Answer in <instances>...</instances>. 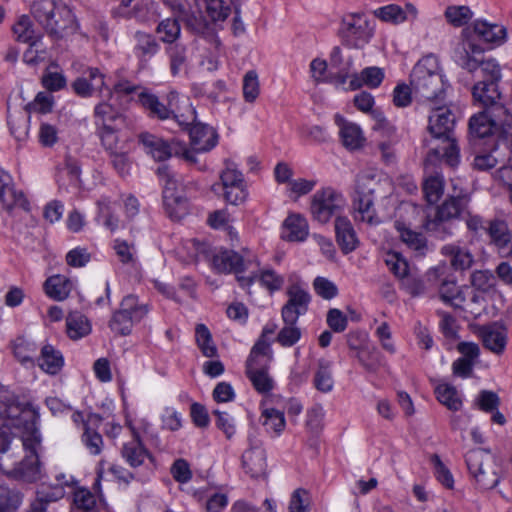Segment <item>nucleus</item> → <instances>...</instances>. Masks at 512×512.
Masks as SVG:
<instances>
[{"instance_id":"obj_1","label":"nucleus","mask_w":512,"mask_h":512,"mask_svg":"<svg viewBox=\"0 0 512 512\" xmlns=\"http://www.w3.org/2000/svg\"><path fill=\"white\" fill-rule=\"evenodd\" d=\"M0 469L9 477L26 482L40 478L38 448L41 435L39 413L30 403H20L8 390L0 389Z\"/></svg>"},{"instance_id":"obj_2","label":"nucleus","mask_w":512,"mask_h":512,"mask_svg":"<svg viewBox=\"0 0 512 512\" xmlns=\"http://www.w3.org/2000/svg\"><path fill=\"white\" fill-rule=\"evenodd\" d=\"M431 109L427 130L440 144L430 148L425 163L428 166L444 162L450 167H456L460 162V149L453 136L455 115L444 105L432 104Z\"/></svg>"},{"instance_id":"obj_3","label":"nucleus","mask_w":512,"mask_h":512,"mask_svg":"<svg viewBox=\"0 0 512 512\" xmlns=\"http://www.w3.org/2000/svg\"><path fill=\"white\" fill-rule=\"evenodd\" d=\"M410 85L415 97L423 102L432 105L445 100L447 84L436 56L426 55L416 63L410 74Z\"/></svg>"},{"instance_id":"obj_4","label":"nucleus","mask_w":512,"mask_h":512,"mask_svg":"<svg viewBox=\"0 0 512 512\" xmlns=\"http://www.w3.org/2000/svg\"><path fill=\"white\" fill-rule=\"evenodd\" d=\"M31 13L45 31L57 39L75 33L78 28L74 14L62 0H35Z\"/></svg>"},{"instance_id":"obj_5","label":"nucleus","mask_w":512,"mask_h":512,"mask_svg":"<svg viewBox=\"0 0 512 512\" xmlns=\"http://www.w3.org/2000/svg\"><path fill=\"white\" fill-rule=\"evenodd\" d=\"M471 196L465 191L448 195L446 199L436 207L433 217L427 216L424 227L437 238L445 239L453 235L450 224L453 220H461L467 214L470 207Z\"/></svg>"},{"instance_id":"obj_6","label":"nucleus","mask_w":512,"mask_h":512,"mask_svg":"<svg viewBox=\"0 0 512 512\" xmlns=\"http://www.w3.org/2000/svg\"><path fill=\"white\" fill-rule=\"evenodd\" d=\"M212 266L218 273H233L240 286L250 287L257 278V271L251 270L247 276L242 275L248 272L252 266L258 268V258L248 249H243L242 254L233 250L220 249L213 252L211 258Z\"/></svg>"},{"instance_id":"obj_7","label":"nucleus","mask_w":512,"mask_h":512,"mask_svg":"<svg viewBox=\"0 0 512 512\" xmlns=\"http://www.w3.org/2000/svg\"><path fill=\"white\" fill-rule=\"evenodd\" d=\"M468 471L477 486L483 490L493 489L500 481L499 466L494 455L487 449H472L465 455Z\"/></svg>"},{"instance_id":"obj_8","label":"nucleus","mask_w":512,"mask_h":512,"mask_svg":"<svg viewBox=\"0 0 512 512\" xmlns=\"http://www.w3.org/2000/svg\"><path fill=\"white\" fill-rule=\"evenodd\" d=\"M377 185L374 177L370 175L358 176L355 195L352 200L353 216L355 221L370 225L380 222L374 208V192Z\"/></svg>"},{"instance_id":"obj_9","label":"nucleus","mask_w":512,"mask_h":512,"mask_svg":"<svg viewBox=\"0 0 512 512\" xmlns=\"http://www.w3.org/2000/svg\"><path fill=\"white\" fill-rule=\"evenodd\" d=\"M339 34L345 45L361 49L371 40L374 27L365 14L351 13L342 19Z\"/></svg>"},{"instance_id":"obj_10","label":"nucleus","mask_w":512,"mask_h":512,"mask_svg":"<svg viewBox=\"0 0 512 512\" xmlns=\"http://www.w3.org/2000/svg\"><path fill=\"white\" fill-rule=\"evenodd\" d=\"M345 199L340 192L326 187L315 192L311 200L310 211L314 220L325 224L335 216L341 215Z\"/></svg>"},{"instance_id":"obj_11","label":"nucleus","mask_w":512,"mask_h":512,"mask_svg":"<svg viewBox=\"0 0 512 512\" xmlns=\"http://www.w3.org/2000/svg\"><path fill=\"white\" fill-rule=\"evenodd\" d=\"M448 272L449 268L442 264L430 269L426 277L429 282L439 286V296L444 303L453 308H461L465 302V296L455 278Z\"/></svg>"},{"instance_id":"obj_12","label":"nucleus","mask_w":512,"mask_h":512,"mask_svg":"<svg viewBox=\"0 0 512 512\" xmlns=\"http://www.w3.org/2000/svg\"><path fill=\"white\" fill-rule=\"evenodd\" d=\"M485 232L489 238V245L494 247L501 257L512 254V230L505 218L495 216L488 220Z\"/></svg>"},{"instance_id":"obj_13","label":"nucleus","mask_w":512,"mask_h":512,"mask_svg":"<svg viewBox=\"0 0 512 512\" xmlns=\"http://www.w3.org/2000/svg\"><path fill=\"white\" fill-rule=\"evenodd\" d=\"M500 81H476L472 87V96L475 102L483 108L495 110L497 116H508V110L501 103Z\"/></svg>"},{"instance_id":"obj_14","label":"nucleus","mask_w":512,"mask_h":512,"mask_svg":"<svg viewBox=\"0 0 512 512\" xmlns=\"http://www.w3.org/2000/svg\"><path fill=\"white\" fill-rule=\"evenodd\" d=\"M138 101L150 117L167 120L175 112L176 104H179V94L175 91L170 92L167 95V104H164L155 94L143 89L138 95Z\"/></svg>"},{"instance_id":"obj_15","label":"nucleus","mask_w":512,"mask_h":512,"mask_svg":"<svg viewBox=\"0 0 512 512\" xmlns=\"http://www.w3.org/2000/svg\"><path fill=\"white\" fill-rule=\"evenodd\" d=\"M286 294L288 300L281 309V318L284 323L297 322L299 317L308 311L311 297L299 285L290 286Z\"/></svg>"},{"instance_id":"obj_16","label":"nucleus","mask_w":512,"mask_h":512,"mask_svg":"<svg viewBox=\"0 0 512 512\" xmlns=\"http://www.w3.org/2000/svg\"><path fill=\"white\" fill-rule=\"evenodd\" d=\"M494 109L484 108L469 120V133L472 138L482 139L494 135L508 116L495 115Z\"/></svg>"},{"instance_id":"obj_17","label":"nucleus","mask_w":512,"mask_h":512,"mask_svg":"<svg viewBox=\"0 0 512 512\" xmlns=\"http://www.w3.org/2000/svg\"><path fill=\"white\" fill-rule=\"evenodd\" d=\"M483 58L484 49L470 38L459 42L453 52L455 63L471 74L475 72L479 61Z\"/></svg>"},{"instance_id":"obj_18","label":"nucleus","mask_w":512,"mask_h":512,"mask_svg":"<svg viewBox=\"0 0 512 512\" xmlns=\"http://www.w3.org/2000/svg\"><path fill=\"white\" fill-rule=\"evenodd\" d=\"M106 87L105 74L96 67H88L72 83L74 92L80 97H90Z\"/></svg>"},{"instance_id":"obj_19","label":"nucleus","mask_w":512,"mask_h":512,"mask_svg":"<svg viewBox=\"0 0 512 512\" xmlns=\"http://www.w3.org/2000/svg\"><path fill=\"white\" fill-rule=\"evenodd\" d=\"M138 140L145 152L159 162L166 161L173 155L175 141H177L176 139L167 141L149 132L140 133Z\"/></svg>"},{"instance_id":"obj_20","label":"nucleus","mask_w":512,"mask_h":512,"mask_svg":"<svg viewBox=\"0 0 512 512\" xmlns=\"http://www.w3.org/2000/svg\"><path fill=\"white\" fill-rule=\"evenodd\" d=\"M133 54L140 69H145L150 60L160 51V44L150 33L137 31L133 36Z\"/></svg>"},{"instance_id":"obj_21","label":"nucleus","mask_w":512,"mask_h":512,"mask_svg":"<svg viewBox=\"0 0 512 512\" xmlns=\"http://www.w3.org/2000/svg\"><path fill=\"white\" fill-rule=\"evenodd\" d=\"M190 146L198 152H209L218 143L217 131L207 124L196 122L189 129Z\"/></svg>"},{"instance_id":"obj_22","label":"nucleus","mask_w":512,"mask_h":512,"mask_svg":"<svg viewBox=\"0 0 512 512\" xmlns=\"http://www.w3.org/2000/svg\"><path fill=\"white\" fill-rule=\"evenodd\" d=\"M479 337L483 346L496 355H502L506 349L508 335L504 327L496 323L484 325L479 328Z\"/></svg>"},{"instance_id":"obj_23","label":"nucleus","mask_w":512,"mask_h":512,"mask_svg":"<svg viewBox=\"0 0 512 512\" xmlns=\"http://www.w3.org/2000/svg\"><path fill=\"white\" fill-rule=\"evenodd\" d=\"M471 28L479 40L494 46L502 45L505 43L507 38V30L504 26L499 24H492L486 20H475ZM469 30L470 27L465 29L463 34L468 33Z\"/></svg>"},{"instance_id":"obj_24","label":"nucleus","mask_w":512,"mask_h":512,"mask_svg":"<svg viewBox=\"0 0 512 512\" xmlns=\"http://www.w3.org/2000/svg\"><path fill=\"white\" fill-rule=\"evenodd\" d=\"M335 123L339 127V135L346 149L355 151L364 146L366 139L358 124L347 121L339 114L335 115Z\"/></svg>"},{"instance_id":"obj_25","label":"nucleus","mask_w":512,"mask_h":512,"mask_svg":"<svg viewBox=\"0 0 512 512\" xmlns=\"http://www.w3.org/2000/svg\"><path fill=\"white\" fill-rule=\"evenodd\" d=\"M336 242L344 254L354 251L359 239L351 221L345 216H337L334 222Z\"/></svg>"},{"instance_id":"obj_26","label":"nucleus","mask_w":512,"mask_h":512,"mask_svg":"<svg viewBox=\"0 0 512 512\" xmlns=\"http://www.w3.org/2000/svg\"><path fill=\"white\" fill-rule=\"evenodd\" d=\"M242 465L251 477H260L266 471V453L260 444L251 443V447L242 455Z\"/></svg>"},{"instance_id":"obj_27","label":"nucleus","mask_w":512,"mask_h":512,"mask_svg":"<svg viewBox=\"0 0 512 512\" xmlns=\"http://www.w3.org/2000/svg\"><path fill=\"white\" fill-rule=\"evenodd\" d=\"M162 198L165 211L171 219L180 220L187 213L188 200L180 188L165 189Z\"/></svg>"},{"instance_id":"obj_28","label":"nucleus","mask_w":512,"mask_h":512,"mask_svg":"<svg viewBox=\"0 0 512 512\" xmlns=\"http://www.w3.org/2000/svg\"><path fill=\"white\" fill-rule=\"evenodd\" d=\"M394 225L401 241L414 251L416 256L422 257L426 254L428 250L427 241L421 233L412 230L402 221H395Z\"/></svg>"},{"instance_id":"obj_29","label":"nucleus","mask_w":512,"mask_h":512,"mask_svg":"<svg viewBox=\"0 0 512 512\" xmlns=\"http://www.w3.org/2000/svg\"><path fill=\"white\" fill-rule=\"evenodd\" d=\"M121 456L132 468H137L143 465L146 459H153L138 437H135L131 441L123 444L121 448Z\"/></svg>"},{"instance_id":"obj_30","label":"nucleus","mask_w":512,"mask_h":512,"mask_svg":"<svg viewBox=\"0 0 512 512\" xmlns=\"http://www.w3.org/2000/svg\"><path fill=\"white\" fill-rule=\"evenodd\" d=\"M441 254L450 259L452 268L456 271H465L474 263V256L465 247L456 244H447L441 248Z\"/></svg>"},{"instance_id":"obj_31","label":"nucleus","mask_w":512,"mask_h":512,"mask_svg":"<svg viewBox=\"0 0 512 512\" xmlns=\"http://www.w3.org/2000/svg\"><path fill=\"white\" fill-rule=\"evenodd\" d=\"M384 79V71L376 66L366 67L359 74L354 73L351 75L349 87L351 90H356L362 86L369 88H377Z\"/></svg>"},{"instance_id":"obj_32","label":"nucleus","mask_w":512,"mask_h":512,"mask_svg":"<svg viewBox=\"0 0 512 512\" xmlns=\"http://www.w3.org/2000/svg\"><path fill=\"white\" fill-rule=\"evenodd\" d=\"M38 365L44 372L50 375H56L64 366V357L54 346L47 344L41 349Z\"/></svg>"},{"instance_id":"obj_33","label":"nucleus","mask_w":512,"mask_h":512,"mask_svg":"<svg viewBox=\"0 0 512 512\" xmlns=\"http://www.w3.org/2000/svg\"><path fill=\"white\" fill-rule=\"evenodd\" d=\"M65 495V489L62 484H57L52 487L44 486L37 492V498L30 505L27 512H45L46 505L50 502H55L62 499Z\"/></svg>"},{"instance_id":"obj_34","label":"nucleus","mask_w":512,"mask_h":512,"mask_svg":"<svg viewBox=\"0 0 512 512\" xmlns=\"http://www.w3.org/2000/svg\"><path fill=\"white\" fill-rule=\"evenodd\" d=\"M44 290L51 299L63 301L71 291V282L63 275H53L44 282Z\"/></svg>"},{"instance_id":"obj_35","label":"nucleus","mask_w":512,"mask_h":512,"mask_svg":"<svg viewBox=\"0 0 512 512\" xmlns=\"http://www.w3.org/2000/svg\"><path fill=\"white\" fill-rule=\"evenodd\" d=\"M246 374L258 393L267 394L274 387V381L267 369L260 366H246Z\"/></svg>"},{"instance_id":"obj_36","label":"nucleus","mask_w":512,"mask_h":512,"mask_svg":"<svg viewBox=\"0 0 512 512\" xmlns=\"http://www.w3.org/2000/svg\"><path fill=\"white\" fill-rule=\"evenodd\" d=\"M313 383L315 388L322 393L332 391L334 387V379L332 376L331 361L324 358L318 360Z\"/></svg>"},{"instance_id":"obj_37","label":"nucleus","mask_w":512,"mask_h":512,"mask_svg":"<svg viewBox=\"0 0 512 512\" xmlns=\"http://www.w3.org/2000/svg\"><path fill=\"white\" fill-rule=\"evenodd\" d=\"M354 104L358 110L364 113L371 112V114L378 121L379 128L386 129L389 132H392V134H394L395 129L388 125V122L386 118L383 116V114L381 112L372 110L374 106V97L370 93L363 91L355 95Z\"/></svg>"},{"instance_id":"obj_38","label":"nucleus","mask_w":512,"mask_h":512,"mask_svg":"<svg viewBox=\"0 0 512 512\" xmlns=\"http://www.w3.org/2000/svg\"><path fill=\"white\" fill-rule=\"evenodd\" d=\"M284 227L289 232L286 236L289 241H304L308 236V222L301 214H290L284 221Z\"/></svg>"},{"instance_id":"obj_39","label":"nucleus","mask_w":512,"mask_h":512,"mask_svg":"<svg viewBox=\"0 0 512 512\" xmlns=\"http://www.w3.org/2000/svg\"><path fill=\"white\" fill-rule=\"evenodd\" d=\"M66 329L71 339L78 340L91 332V325L84 315L74 312L66 318Z\"/></svg>"},{"instance_id":"obj_40","label":"nucleus","mask_w":512,"mask_h":512,"mask_svg":"<svg viewBox=\"0 0 512 512\" xmlns=\"http://www.w3.org/2000/svg\"><path fill=\"white\" fill-rule=\"evenodd\" d=\"M156 33L160 36L161 42L170 45L175 44L181 34L178 15L175 14L173 18L160 21L156 27Z\"/></svg>"},{"instance_id":"obj_41","label":"nucleus","mask_w":512,"mask_h":512,"mask_svg":"<svg viewBox=\"0 0 512 512\" xmlns=\"http://www.w3.org/2000/svg\"><path fill=\"white\" fill-rule=\"evenodd\" d=\"M423 193L429 204L437 203L444 193V179L439 173H435L423 182Z\"/></svg>"},{"instance_id":"obj_42","label":"nucleus","mask_w":512,"mask_h":512,"mask_svg":"<svg viewBox=\"0 0 512 512\" xmlns=\"http://www.w3.org/2000/svg\"><path fill=\"white\" fill-rule=\"evenodd\" d=\"M473 74L477 81L501 80L500 66L493 58L484 57L480 60Z\"/></svg>"},{"instance_id":"obj_43","label":"nucleus","mask_w":512,"mask_h":512,"mask_svg":"<svg viewBox=\"0 0 512 512\" xmlns=\"http://www.w3.org/2000/svg\"><path fill=\"white\" fill-rule=\"evenodd\" d=\"M262 425L267 432L278 436L285 428L286 422L284 413L274 408H266L261 414Z\"/></svg>"},{"instance_id":"obj_44","label":"nucleus","mask_w":512,"mask_h":512,"mask_svg":"<svg viewBox=\"0 0 512 512\" xmlns=\"http://www.w3.org/2000/svg\"><path fill=\"white\" fill-rule=\"evenodd\" d=\"M437 400L449 410L458 411L462 407V401L456 388L448 384H440L435 388Z\"/></svg>"},{"instance_id":"obj_45","label":"nucleus","mask_w":512,"mask_h":512,"mask_svg":"<svg viewBox=\"0 0 512 512\" xmlns=\"http://www.w3.org/2000/svg\"><path fill=\"white\" fill-rule=\"evenodd\" d=\"M0 202L4 205L7 210L18 207L24 211H29V201L25 197L22 191L15 190L12 185H9L0 193Z\"/></svg>"},{"instance_id":"obj_46","label":"nucleus","mask_w":512,"mask_h":512,"mask_svg":"<svg viewBox=\"0 0 512 512\" xmlns=\"http://www.w3.org/2000/svg\"><path fill=\"white\" fill-rule=\"evenodd\" d=\"M170 61V71L173 76H177L187 64V48L185 45L175 43L166 48Z\"/></svg>"},{"instance_id":"obj_47","label":"nucleus","mask_w":512,"mask_h":512,"mask_svg":"<svg viewBox=\"0 0 512 512\" xmlns=\"http://www.w3.org/2000/svg\"><path fill=\"white\" fill-rule=\"evenodd\" d=\"M225 168L220 173V181L221 184L213 185V190L216 191L217 186H232V185H242L246 184L243 173L238 170L237 165L226 159L224 161Z\"/></svg>"},{"instance_id":"obj_48","label":"nucleus","mask_w":512,"mask_h":512,"mask_svg":"<svg viewBox=\"0 0 512 512\" xmlns=\"http://www.w3.org/2000/svg\"><path fill=\"white\" fill-rule=\"evenodd\" d=\"M196 342L205 357L217 356V348L212 340V335L204 324H198L195 328Z\"/></svg>"},{"instance_id":"obj_49","label":"nucleus","mask_w":512,"mask_h":512,"mask_svg":"<svg viewBox=\"0 0 512 512\" xmlns=\"http://www.w3.org/2000/svg\"><path fill=\"white\" fill-rule=\"evenodd\" d=\"M120 310L131 316L132 321H141L148 313V307L145 304H140L134 295L124 297L120 303Z\"/></svg>"},{"instance_id":"obj_50","label":"nucleus","mask_w":512,"mask_h":512,"mask_svg":"<svg viewBox=\"0 0 512 512\" xmlns=\"http://www.w3.org/2000/svg\"><path fill=\"white\" fill-rule=\"evenodd\" d=\"M13 32L18 41L29 43L31 47L34 46L40 39V37L35 35L34 29L28 16L20 17L18 22L13 26Z\"/></svg>"},{"instance_id":"obj_51","label":"nucleus","mask_w":512,"mask_h":512,"mask_svg":"<svg viewBox=\"0 0 512 512\" xmlns=\"http://www.w3.org/2000/svg\"><path fill=\"white\" fill-rule=\"evenodd\" d=\"M22 502L19 491L0 485V512H15Z\"/></svg>"},{"instance_id":"obj_52","label":"nucleus","mask_w":512,"mask_h":512,"mask_svg":"<svg viewBox=\"0 0 512 512\" xmlns=\"http://www.w3.org/2000/svg\"><path fill=\"white\" fill-rule=\"evenodd\" d=\"M284 324L277 334L276 342L282 347H292L300 340L302 331L297 326V322Z\"/></svg>"},{"instance_id":"obj_53","label":"nucleus","mask_w":512,"mask_h":512,"mask_svg":"<svg viewBox=\"0 0 512 512\" xmlns=\"http://www.w3.org/2000/svg\"><path fill=\"white\" fill-rule=\"evenodd\" d=\"M134 323L131 316L118 309L113 313L109 321V327L113 332L121 336H127L131 333Z\"/></svg>"},{"instance_id":"obj_54","label":"nucleus","mask_w":512,"mask_h":512,"mask_svg":"<svg viewBox=\"0 0 512 512\" xmlns=\"http://www.w3.org/2000/svg\"><path fill=\"white\" fill-rule=\"evenodd\" d=\"M243 98L248 103H254L260 94L258 74L254 70L248 71L243 78Z\"/></svg>"},{"instance_id":"obj_55","label":"nucleus","mask_w":512,"mask_h":512,"mask_svg":"<svg viewBox=\"0 0 512 512\" xmlns=\"http://www.w3.org/2000/svg\"><path fill=\"white\" fill-rule=\"evenodd\" d=\"M174 14L178 15L179 21H182L186 26L196 33H203L206 28V23L202 17L195 15L190 10L185 9L182 6H177L174 10Z\"/></svg>"},{"instance_id":"obj_56","label":"nucleus","mask_w":512,"mask_h":512,"mask_svg":"<svg viewBox=\"0 0 512 512\" xmlns=\"http://www.w3.org/2000/svg\"><path fill=\"white\" fill-rule=\"evenodd\" d=\"M251 270L257 271L258 276L256 280L259 279L261 284L270 291L279 290L284 283L283 277L278 275L273 269L260 270V265L258 266V268L252 266V268H250V270L248 271V274H250Z\"/></svg>"},{"instance_id":"obj_57","label":"nucleus","mask_w":512,"mask_h":512,"mask_svg":"<svg viewBox=\"0 0 512 512\" xmlns=\"http://www.w3.org/2000/svg\"><path fill=\"white\" fill-rule=\"evenodd\" d=\"M266 357L269 362L272 359V351L270 349V342L263 337H259L251 349L250 355L246 361V366H260L259 358Z\"/></svg>"},{"instance_id":"obj_58","label":"nucleus","mask_w":512,"mask_h":512,"mask_svg":"<svg viewBox=\"0 0 512 512\" xmlns=\"http://www.w3.org/2000/svg\"><path fill=\"white\" fill-rule=\"evenodd\" d=\"M473 13L468 6H449L446 8L445 17L455 27L466 25Z\"/></svg>"},{"instance_id":"obj_59","label":"nucleus","mask_w":512,"mask_h":512,"mask_svg":"<svg viewBox=\"0 0 512 512\" xmlns=\"http://www.w3.org/2000/svg\"><path fill=\"white\" fill-rule=\"evenodd\" d=\"M99 136L103 147L110 154L122 150V147L119 145L118 133L116 129L109 124H104V126L101 127L99 130Z\"/></svg>"},{"instance_id":"obj_60","label":"nucleus","mask_w":512,"mask_h":512,"mask_svg":"<svg viewBox=\"0 0 512 512\" xmlns=\"http://www.w3.org/2000/svg\"><path fill=\"white\" fill-rule=\"evenodd\" d=\"M471 284L477 290L488 292L496 285V278L490 270H476L471 274Z\"/></svg>"},{"instance_id":"obj_61","label":"nucleus","mask_w":512,"mask_h":512,"mask_svg":"<svg viewBox=\"0 0 512 512\" xmlns=\"http://www.w3.org/2000/svg\"><path fill=\"white\" fill-rule=\"evenodd\" d=\"M374 13L376 17L385 22L400 23L406 19L405 11L395 4L378 8Z\"/></svg>"},{"instance_id":"obj_62","label":"nucleus","mask_w":512,"mask_h":512,"mask_svg":"<svg viewBox=\"0 0 512 512\" xmlns=\"http://www.w3.org/2000/svg\"><path fill=\"white\" fill-rule=\"evenodd\" d=\"M390 271L401 281L409 274L407 261L398 253H389L385 259Z\"/></svg>"},{"instance_id":"obj_63","label":"nucleus","mask_w":512,"mask_h":512,"mask_svg":"<svg viewBox=\"0 0 512 512\" xmlns=\"http://www.w3.org/2000/svg\"><path fill=\"white\" fill-rule=\"evenodd\" d=\"M357 358L362 366L369 372H375L381 363L380 353L375 348L360 349L357 352Z\"/></svg>"},{"instance_id":"obj_64","label":"nucleus","mask_w":512,"mask_h":512,"mask_svg":"<svg viewBox=\"0 0 512 512\" xmlns=\"http://www.w3.org/2000/svg\"><path fill=\"white\" fill-rule=\"evenodd\" d=\"M221 189L223 190L225 201L232 205L242 204L248 196L246 184L221 186Z\"/></svg>"}]
</instances>
